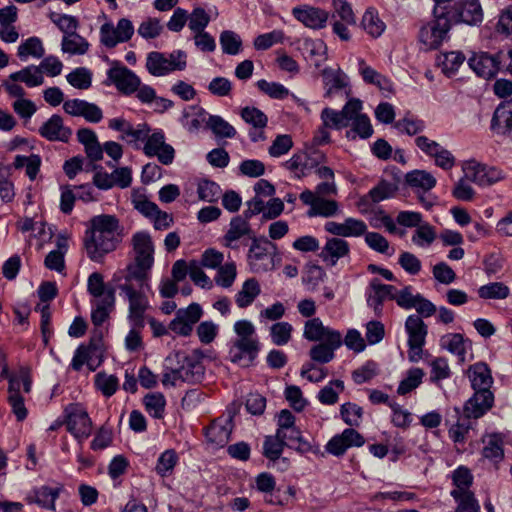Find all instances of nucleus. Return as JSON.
<instances>
[{"mask_svg": "<svg viewBox=\"0 0 512 512\" xmlns=\"http://www.w3.org/2000/svg\"><path fill=\"white\" fill-rule=\"evenodd\" d=\"M233 329L236 337L229 342L228 357L241 367H250L261 350L255 326L249 320H238Z\"/></svg>", "mask_w": 512, "mask_h": 512, "instance_id": "2", "label": "nucleus"}, {"mask_svg": "<svg viewBox=\"0 0 512 512\" xmlns=\"http://www.w3.org/2000/svg\"><path fill=\"white\" fill-rule=\"evenodd\" d=\"M244 236H248L249 239L256 237L245 218L240 215L233 217L229 229L223 237L225 246L232 249L237 248L235 243Z\"/></svg>", "mask_w": 512, "mask_h": 512, "instance_id": "27", "label": "nucleus"}, {"mask_svg": "<svg viewBox=\"0 0 512 512\" xmlns=\"http://www.w3.org/2000/svg\"><path fill=\"white\" fill-rule=\"evenodd\" d=\"M258 89L273 99H285L289 95V90L278 82H268L264 79L257 81Z\"/></svg>", "mask_w": 512, "mask_h": 512, "instance_id": "60", "label": "nucleus"}, {"mask_svg": "<svg viewBox=\"0 0 512 512\" xmlns=\"http://www.w3.org/2000/svg\"><path fill=\"white\" fill-rule=\"evenodd\" d=\"M67 82L74 88L86 90L92 85V73L85 67L74 69L66 76Z\"/></svg>", "mask_w": 512, "mask_h": 512, "instance_id": "48", "label": "nucleus"}, {"mask_svg": "<svg viewBox=\"0 0 512 512\" xmlns=\"http://www.w3.org/2000/svg\"><path fill=\"white\" fill-rule=\"evenodd\" d=\"M251 246L248 252V262L253 272H265L272 264L270 250H276V245L266 237H251Z\"/></svg>", "mask_w": 512, "mask_h": 512, "instance_id": "8", "label": "nucleus"}, {"mask_svg": "<svg viewBox=\"0 0 512 512\" xmlns=\"http://www.w3.org/2000/svg\"><path fill=\"white\" fill-rule=\"evenodd\" d=\"M186 65V53L182 50L173 51L168 57L164 53L150 52L146 61V68L153 76H164L176 70L182 71Z\"/></svg>", "mask_w": 512, "mask_h": 512, "instance_id": "4", "label": "nucleus"}, {"mask_svg": "<svg viewBox=\"0 0 512 512\" xmlns=\"http://www.w3.org/2000/svg\"><path fill=\"white\" fill-rule=\"evenodd\" d=\"M292 15L305 27L311 29L324 28L329 18V14L325 10L309 5L294 7Z\"/></svg>", "mask_w": 512, "mask_h": 512, "instance_id": "19", "label": "nucleus"}, {"mask_svg": "<svg viewBox=\"0 0 512 512\" xmlns=\"http://www.w3.org/2000/svg\"><path fill=\"white\" fill-rule=\"evenodd\" d=\"M44 54L45 49L43 47L42 41L36 36L26 39L18 46L17 49V56L21 60H26L29 56L39 59L42 58Z\"/></svg>", "mask_w": 512, "mask_h": 512, "instance_id": "42", "label": "nucleus"}, {"mask_svg": "<svg viewBox=\"0 0 512 512\" xmlns=\"http://www.w3.org/2000/svg\"><path fill=\"white\" fill-rule=\"evenodd\" d=\"M406 184L413 190L427 192L437 183L436 178L425 170H413L405 176Z\"/></svg>", "mask_w": 512, "mask_h": 512, "instance_id": "32", "label": "nucleus"}, {"mask_svg": "<svg viewBox=\"0 0 512 512\" xmlns=\"http://www.w3.org/2000/svg\"><path fill=\"white\" fill-rule=\"evenodd\" d=\"M425 375L421 368H411L407 372V376L400 382L397 393L399 395H406L412 390L416 389L421 383Z\"/></svg>", "mask_w": 512, "mask_h": 512, "instance_id": "46", "label": "nucleus"}, {"mask_svg": "<svg viewBox=\"0 0 512 512\" xmlns=\"http://www.w3.org/2000/svg\"><path fill=\"white\" fill-rule=\"evenodd\" d=\"M233 428V415L219 417L205 429L206 439L215 447H223L228 443Z\"/></svg>", "mask_w": 512, "mask_h": 512, "instance_id": "13", "label": "nucleus"}, {"mask_svg": "<svg viewBox=\"0 0 512 512\" xmlns=\"http://www.w3.org/2000/svg\"><path fill=\"white\" fill-rule=\"evenodd\" d=\"M365 242L372 250L391 256L394 253V249L390 251V245L388 240L377 232H367L365 234Z\"/></svg>", "mask_w": 512, "mask_h": 512, "instance_id": "62", "label": "nucleus"}, {"mask_svg": "<svg viewBox=\"0 0 512 512\" xmlns=\"http://www.w3.org/2000/svg\"><path fill=\"white\" fill-rule=\"evenodd\" d=\"M372 293L369 294L367 304L373 308L376 315H381L383 303L386 299L394 300L396 288L393 285L382 284L377 279L370 282Z\"/></svg>", "mask_w": 512, "mask_h": 512, "instance_id": "24", "label": "nucleus"}, {"mask_svg": "<svg viewBox=\"0 0 512 512\" xmlns=\"http://www.w3.org/2000/svg\"><path fill=\"white\" fill-rule=\"evenodd\" d=\"M440 345L442 348L455 354L461 361H464L466 355L465 339L460 333H449L441 337Z\"/></svg>", "mask_w": 512, "mask_h": 512, "instance_id": "39", "label": "nucleus"}, {"mask_svg": "<svg viewBox=\"0 0 512 512\" xmlns=\"http://www.w3.org/2000/svg\"><path fill=\"white\" fill-rule=\"evenodd\" d=\"M394 127L401 133H406L410 136L416 135L425 129L424 121L413 118L404 117L394 123Z\"/></svg>", "mask_w": 512, "mask_h": 512, "instance_id": "64", "label": "nucleus"}, {"mask_svg": "<svg viewBox=\"0 0 512 512\" xmlns=\"http://www.w3.org/2000/svg\"><path fill=\"white\" fill-rule=\"evenodd\" d=\"M450 23L477 25L483 20V11L478 0H460L444 12Z\"/></svg>", "mask_w": 512, "mask_h": 512, "instance_id": "7", "label": "nucleus"}, {"mask_svg": "<svg viewBox=\"0 0 512 512\" xmlns=\"http://www.w3.org/2000/svg\"><path fill=\"white\" fill-rule=\"evenodd\" d=\"M178 456L173 449L164 451L158 458L155 470L161 477L170 475L177 464Z\"/></svg>", "mask_w": 512, "mask_h": 512, "instance_id": "53", "label": "nucleus"}, {"mask_svg": "<svg viewBox=\"0 0 512 512\" xmlns=\"http://www.w3.org/2000/svg\"><path fill=\"white\" fill-rule=\"evenodd\" d=\"M350 253L349 243L339 237H333L327 239L324 247L322 248L319 257L330 264L331 266L336 265L339 259L348 256Z\"/></svg>", "mask_w": 512, "mask_h": 512, "instance_id": "23", "label": "nucleus"}, {"mask_svg": "<svg viewBox=\"0 0 512 512\" xmlns=\"http://www.w3.org/2000/svg\"><path fill=\"white\" fill-rule=\"evenodd\" d=\"M484 447L482 456L494 463H499L504 458V439L501 433L486 434L481 439Z\"/></svg>", "mask_w": 512, "mask_h": 512, "instance_id": "30", "label": "nucleus"}, {"mask_svg": "<svg viewBox=\"0 0 512 512\" xmlns=\"http://www.w3.org/2000/svg\"><path fill=\"white\" fill-rule=\"evenodd\" d=\"M435 20L421 28L419 32L420 41L428 49L438 48L446 38L450 30L451 23L446 17L444 11L439 12V8L434 10Z\"/></svg>", "mask_w": 512, "mask_h": 512, "instance_id": "6", "label": "nucleus"}, {"mask_svg": "<svg viewBox=\"0 0 512 512\" xmlns=\"http://www.w3.org/2000/svg\"><path fill=\"white\" fill-rule=\"evenodd\" d=\"M88 41L77 32L68 36H63L61 49L64 53L71 55H83L89 49Z\"/></svg>", "mask_w": 512, "mask_h": 512, "instance_id": "41", "label": "nucleus"}, {"mask_svg": "<svg viewBox=\"0 0 512 512\" xmlns=\"http://www.w3.org/2000/svg\"><path fill=\"white\" fill-rule=\"evenodd\" d=\"M143 152L149 157L156 156L163 165L171 164L175 157L174 148L165 142V136L161 130L148 136Z\"/></svg>", "mask_w": 512, "mask_h": 512, "instance_id": "11", "label": "nucleus"}, {"mask_svg": "<svg viewBox=\"0 0 512 512\" xmlns=\"http://www.w3.org/2000/svg\"><path fill=\"white\" fill-rule=\"evenodd\" d=\"M468 377L474 392L490 390L493 384L491 369L484 362H477L468 369Z\"/></svg>", "mask_w": 512, "mask_h": 512, "instance_id": "26", "label": "nucleus"}, {"mask_svg": "<svg viewBox=\"0 0 512 512\" xmlns=\"http://www.w3.org/2000/svg\"><path fill=\"white\" fill-rule=\"evenodd\" d=\"M495 61L494 54L481 52L469 58L468 65L477 76L484 79H491L499 72V66H496Z\"/></svg>", "mask_w": 512, "mask_h": 512, "instance_id": "22", "label": "nucleus"}, {"mask_svg": "<svg viewBox=\"0 0 512 512\" xmlns=\"http://www.w3.org/2000/svg\"><path fill=\"white\" fill-rule=\"evenodd\" d=\"M120 295L129 304L128 319L132 325L141 329L145 325V312L149 308V300L145 293L147 288L133 287L130 284H117Z\"/></svg>", "mask_w": 512, "mask_h": 512, "instance_id": "3", "label": "nucleus"}, {"mask_svg": "<svg viewBox=\"0 0 512 512\" xmlns=\"http://www.w3.org/2000/svg\"><path fill=\"white\" fill-rule=\"evenodd\" d=\"M197 193L201 200L212 203L219 199L221 189L217 183L205 179L198 183Z\"/></svg>", "mask_w": 512, "mask_h": 512, "instance_id": "61", "label": "nucleus"}, {"mask_svg": "<svg viewBox=\"0 0 512 512\" xmlns=\"http://www.w3.org/2000/svg\"><path fill=\"white\" fill-rule=\"evenodd\" d=\"M438 65L447 76L454 75L465 61V55L460 51H451L440 55L437 59Z\"/></svg>", "mask_w": 512, "mask_h": 512, "instance_id": "40", "label": "nucleus"}, {"mask_svg": "<svg viewBox=\"0 0 512 512\" xmlns=\"http://www.w3.org/2000/svg\"><path fill=\"white\" fill-rule=\"evenodd\" d=\"M260 292L259 282L255 278H249L243 283L241 290L236 294L235 302L239 308H246L254 302Z\"/></svg>", "mask_w": 512, "mask_h": 512, "instance_id": "36", "label": "nucleus"}, {"mask_svg": "<svg viewBox=\"0 0 512 512\" xmlns=\"http://www.w3.org/2000/svg\"><path fill=\"white\" fill-rule=\"evenodd\" d=\"M63 110L68 115L83 117L87 122L99 123L103 118L101 108L82 99H69L63 103Z\"/></svg>", "mask_w": 512, "mask_h": 512, "instance_id": "14", "label": "nucleus"}, {"mask_svg": "<svg viewBox=\"0 0 512 512\" xmlns=\"http://www.w3.org/2000/svg\"><path fill=\"white\" fill-rule=\"evenodd\" d=\"M340 414L343 421L350 427L359 426L363 410L355 403L347 402L341 405Z\"/></svg>", "mask_w": 512, "mask_h": 512, "instance_id": "58", "label": "nucleus"}, {"mask_svg": "<svg viewBox=\"0 0 512 512\" xmlns=\"http://www.w3.org/2000/svg\"><path fill=\"white\" fill-rule=\"evenodd\" d=\"M111 287H107L101 273L93 272L87 280V290L96 300L102 299Z\"/></svg>", "mask_w": 512, "mask_h": 512, "instance_id": "63", "label": "nucleus"}, {"mask_svg": "<svg viewBox=\"0 0 512 512\" xmlns=\"http://www.w3.org/2000/svg\"><path fill=\"white\" fill-rule=\"evenodd\" d=\"M206 124L217 138H233L236 135L235 128L221 116L210 115Z\"/></svg>", "mask_w": 512, "mask_h": 512, "instance_id": "43", "label": "nucleus"}, {"mask_svg": "<svg viewBox=\"0 0 512 512\" xmlns=\"http://www.w3.org/2000/svg\"><path fill=\"white\" fill-rule=\"evenodd\" d=\"M396 184L382 180L369 191V196L374 203L391 198L397 192Z\"/></svg>", "mask_w": 512, "mask_h": 512, "instance_id": "59", "label": "nucleus"}, {"mask_svg": "<svg viewBox=\"0 0 512 512\" xmlns=\"http://www.w3.org/2000/svg\"><path fill=\"white\" fill-rule=\"evenodd\" d=\"M322 77L326 88L325 97H332L347 86L346 76L339 69L325 68Z\"/></svg>", "mask_w": 512, "mask_h": 512, "instance_id": "34", "label": "nucleus"}, {"mask_svg": "<svg viewBox=\"0 0 512 512\" xmlns=\"http://www.w3.org/2000/svg\"><path fill=\"white\" fill-rule=\"evenodd\" d=\"M339 210L338 203L335 200L325 199L320 197L314 208H309L307 211L308 217H332L337 214Z\"/></svg>", "mask_w": 512, "mask_h": 512, "instance_id": "51", "label": "nucleus"}, {"mask_svg": "<svg viewBox=\"0 0 512 512\" xmlns=\"http://www.w3.org/2000/svg\"><path fill=\"white\" fill-rule=\"evenodd\" d=\"M478 294L483 299H505L509 295V288L501 282H494L481 286Z\"/></svg>", "mask_w": 512, "mask_h": 512, "instance_id": "57", "label": "nucleus"}, {"mask_svg": "<svg viewBox=\"0 0 512 512\" xmlns=\"http://www.w3.org/2000/svg\"><path fill=\"white\" fill-rule=\"evenodd\" d=\"M331 333L340 332L324 326L320 318H312L305 322L303 336L309 341L326 340Z\"/></svg>", "mask_w": 512, "mask_h": 512, "instance_id": "35", "label": "nucleus"}, {"mask_svg": "<svg viewBox=\"0 0 512 512\" xmlns=\"http://www.w3.org/2000/svg\"><path fill=\"white\" fill-rule=\"evenodd\" d=\"M39 135L51 142H69L72 136V129L64 125L63 118L58 114H53L45 121L38 130Z\"/></svg>", "mask_w": 512, "mask_h": 512, "instance_id": "15", "label": "nucleus"}, {"mask_svg": "<svg viewBox=\"0 0 512 512\" xmlns=\"http://www.w3.org/2000/svg\"><path fill=\"white\" fill-rule=\"evenodd\" d=\"M115 307V288H110L102 299L96 300L91 312V320L95 326H101Z\"/></svg>", "mask_w": 512, "mask_h": 512, "instance_id": "31", "label": "nucleus"}, {"mask_svg": "<svg viewBox=\"0 0 512 512\" xmlns=\"http://www.w3.org/2000/svg\"><path fill=\"white\" fill-rule=\"evenodd\" d=\"M321 120L323 124L330 129L340 130L349 125V122L346 120V116L342 111H336L329 107L322 110Z\"/></svg>", "mask_w": 512, "mask_h": 512, "instance_id": "50", "label": "nucleus"}, {"mask_svg": "<svg viewBox=\"0 0 512 512\" xmlns=\"http://www.w3.org/2000/svg\"><path fill=\"white\" fill-rule=\"evenodd\" d=\"M361 25L363 29L374 38L382 35L386 27L385 23L379 18L377 10L372 7L365 11Z\"/></svg>", "mask_w": 512, "mask_h": 512, "instance_id": "38", "label": "nucleus"}, {"mask_svg": "<svg viewBox=\"0 0 512 512\" xmlns=\"http://www.w3.org/2000/svg\"><path fill=\"white\" fill-rule=\"evenodd\" d=\"M62 490L63 485L61 484L55 488L44 485L39 488H35L32 493L27 496L26 500L29 504H37L42 508L54 511L56 509L55 501Z\"/></svg>", "mask_w": 512, "mask_h": 512, "instance_id": "25", "label": "nucleus"}, {"mask_svg": "<svg viewBox=\"0 0 512 512\" xmlns=\"http://www.w3.org/2000/svg\"><path fill=\"white\" fill-rule=\"evenodd\" d=\"M49 19L58 27L64 36L76 33L79 28V20L72 15L51 12Z\"/></svg>", "mask_w": 512, "mask_h": 512, "instance_id": "44", "label": "nucleus"}, {"mask_svg": "<svg viewBox=\"0 0 512 512\" xmlns=\"http://www.w3.org/2000/svg\"><path fill=\"white\" fill-rule=\"evenodd\" d=\"M293 327L288 322H276L270 327V337L277 346L286 345L292 337Z\"/></svg>", "mask_w": 512, "mask_h": 512, "instance_id": "47", "label": "nucleus"}, {"mask_svg": "<svg viewBox=\"0 0 512 512\" xmlns=\"http://www.w3.org/2000/svg\"><path fill=\"white\" fill-rule=\"evenodd\" d=\"M95 386L104 396L111 397L118 389V378L114 375L99 372L95 376Z\"/></svg>", "mask_w": 512, "mask_h": 512, "instance_id": "56", "label": "nucleus"}, {"mask_svg": "<svg viewBox=\"0 0 512 512\" xmlns=\"http://www.w3.org/2000/svg\"><path fill=\"white\" fill-rule=\"evenodd\" d=\"M242 119L254 129H264L267 126V116L256 107H244L241 110Z\"/></svg>", "mask_w": 512, "mask_h": 512, "instance_id": "54", "label": "nucleus"}, {"mask_svg": "<svg viewBox=\"0 0 512 512\" xmlns=\"http://www.w3.org/2000/svg\"><path fill=\"white\" fill-rule=\"evenodd\" d=\"M408 334L409 360L417 362L422 355L425 339L428 333L427 325L418 315H410L405 321Z\"/></svg>", "mask_w": 512, "mask_h": 512, "instance_id": "9", "label": "nucleus"}, {"mask_svg": "<svg viewBox=\"0 0 512 512\" xmlns=\"http://www.w3.org/2000/svg\"><path fill=\"white\" fill-rule=\"evenodd\" d=\"M373 134V127L371 125L369 117L364 114L356 117L352 120V129L346 132L348 139L354 140L356 135L362 139H367Z\"/></svg>", "mask_w": 512, "mask_h": 512, "instance_id": "45", "label": "nucleus"}, {"mask_svg": "<svg viewBox=\"0 0 512 512\" xmlns=\"http://www.w3.org/2000/svg\"><path fill=\"white\" fill-rule=\"evenodd\" d=\"M220 44L224 53L236 55L240 52L242 41L238 34L225 30L220 34Z\"/></svg>", "mask_w": 512, "mask_h": 512, "instance_id": "55", "label": "nucleus"}, {"mask_svg": "<svg viewBox=\"0 0 512 512\" xmlns=\"http://www.w3.org/2000/svg\"><path fill=\"white\" fill-rule=\"evenodd\" d=\"M343 344L341 333H331L329 338L321 343L311 347L309 351L310 358L320 364H326L335 357V350Z\"/></svg>", "mask_w": 512, "mask_h": 512, "instance_id": "20", "label": "nucleus"}, {"mask_svg": "<svg viewBox=\"0 0 512 512\" xmlns=\"http://www.w3.org/2000/svg\"><path fill=\"white\" fill-rule=\"evenodd\" d=\"M494 405V394L491 390L474 392V394L465 402L462 412L466 417L477 420L483 417Z\"/></svg>", "mask_w": 512, "mask_h": 512, "instance_id": "17", "label": "nucleus"}, {"mask_svg": "<svg viewBox=\"0 0 512 512\" xmlns=\"http://www.w3.org/2000/svg\"><path fill=\"white\" fill-rule=\"evenodd\" d=\"M146 411L155 419H161L166 405L165 397L162 393H151L144 397Z\"/></svg>", "mask_w": 512, "mask_h": 512, "instance_id": "49", "label": "nucleus"}, {"mask_svg": "<svg viewBox=\"0 0 512 512\" xmlns=\"http://www.w3.org/2000/svg\"><path fill=\"white\" fill-rule=\"evenodd\" d=\"M457 416L456 423L452 424L448 429L449 438L457 444H464L470 430L474 429V419L466 417V414L461 412L459 407L454 408Z\"/></svg>", "mask_w": 512, "mask_h": 512, "instance_id": "28", "label": "nucleus"}, {"mask_svg": "<svg viewBox=\"0 0 512 512\" xmlns=\"http://www.w3.org/2000/svg\"><path fill=\"white\" fill-rule=\"evenodd\" d=\"M286 445L284 442L275 436H267L263 443V455L270 461L276 462L281 458L283 449Z\"/></svg>", "mask_w": 512, "mask_h": 512, "instance_id": "52", "label": "nucleus"}, {"mask_svg": "<svg viewBox=\"0 0 512 512\" xmlns=\"http://www.w3.org/2000/svg\"><path fill=\"white\" fill-rule=\"evenodd\" d=\"M109 80L124 94H132L137 91L141 81L139 77L125 66L115 65L107 72Z\"/></svg>", "mask_w": 512, "mask_h": 512, "instance_id": "16", "label": "nucleus"}, {"mask_svg": "<svg viewBox=\"0 0 512 512\" xmlns=\"http://www.w3.org/2000/svg\"><path fill=\"white\" fill-rule=\"evenodd\" d=\"M455 489L451 491L452 497H459L465 493H471L470 486L473 483V475L467 467L460 466L452 474Z\"/></svg>", "mask_w": 512, "mask_h": 512, "instance_id": "37", "label": "nucleus"}, {"mask_svg": "<svg viewBox=\"0 0 512 512\" xmlns=\"http://www.w3.org/2000/svg\"><path fill=\"white\" fill-rule=\"evenodd\" d=\"M491 129L512 139V98L497 106L492 116Z\"/></svg>", "mask_w": 512, "mask_h": 512, "instance_id": "21", "label": "nucleus"}, {"mask_svg": "<svg viewBox=\"0 0 512 512\" xmlns=\"http://www.w3.org/2000/svg\"><path fill=\"white\" fill-rule=\"evenodd\" d=\"M181 382L189 384L199 383L203 380L205 368L199 357H184L182 365L178 368Z\"/></svg>", "mask_w": 512, "mask_h": 512, "instance_id": "29", "label": "nucleus"}, {"mask_svg": "<svg viewBox=\"0 0 512 512\" xmlns=\"http://www.w3.org/2000/svg\"><path fill=\"white\" fill-rule=\"evenodd\" d=\"M150 269L140 266L134 262L129 264L125 270L119 271L113 275V282L117 284H130L133 287L147 288L148 284V271Z\"/></svg>", "mask_w": 512, "mask_h": 512, "instance_id": "18", "label": "nucleus"}, {"mask_svg": "<svg viewBox=\"0 0 512 512\" xmlns=\"http://www.w3.org/2000/svg\"><path fill=\"white\" fill-rule=\"evenodd\" d=\"M64 417L67 430L80 443L90 436L92 422L87 411L81 404H69L64 410Z\"/></svg>", "mask_w": 512, "mask_h": 512, "instance_id": "5", "label": "nucleus"}, {"mask_svg": "<svg viewBox=\"0 0 512 512\" xmlns=\"http://www.w3.org/2000/svg\"><path fill=\"white\" fill-rule=\"evenodd\" d=\"M462 169L465 177L479 186L493 185L504 177L498 168L481 164L475 160L465 162Z\"/></svg>", "mask_w": 512, "mask_h": 512, "instance_id": "10", "label": "nucleus"}, {"mask_svg": "<svg viewBox=\"0 0 512 512\" xmlns=\"http://www.w3.org/2000/svg\"><path fill=\"white\" fill-rule=\"evenodd\" d=\"M119 220L108 214L94 216L90 227L86 230L83 245L88 258L94 262H102L105 255L113 252L121 241Z\"/></svg>", "mask_w": 512, "mask_h": 512, "instance_id": "1", "label": "nucleus"}, {"mask_svg": "<svg viewBox=\"0 0 512 512\" xmlns=\"http://www.w3.org/2000/svg\"><path fill=\"white\" fill-rule=\"evenodd\" d=\"M365 443L364 437L352 427L346 428L341 434L333 436L325 446L326 452L334 456H342L351 447H361Z\"/></svg>", "mask_w": 512, "mask_h": 512, "instance_id": "12", "label": "nucleus"}, {"mask_svg": "<svg viewBox=\"0 0 512 512\" xmlns=\"http://www.w3.org/2000/svg\"><path fill=\"white\" fill-rule=\"evenodd\" d=\"M10 80L24 83L27 87H37L44 83L41 68L35 65L27 66L9 75Z\"/></svg>", "mask_w": 512, "mask_h": 512, "instance_id": "33", "label": "nucleus"}]
</instances>
